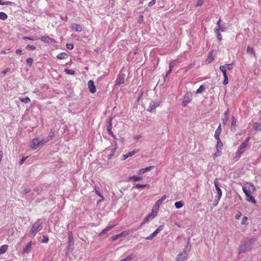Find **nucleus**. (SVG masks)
Masks as SVG:
<instances>
[{
	"mask_svg": "<svg viewBox=\"0 0 261 261\" xmlns=\"http://www.w3.org/2000/svg\"><path fill=\"white\" fill-rule=\"evenodd\" d=\"M176 208H180L184 205V203L181 201H177L174 204Z\"/></svg>",
	"mask_w": 261,
	"mask_h": 261,
	"instance_id": "obj_33",
	"label": "nucleus"
},
{
	"mask_svg": "<svg viewBox=\"0 0 261 261\" xmlns=\"http://www.w3.org/2000/svg\"><path fill=\"white\" fill-rule=\"evenodd\" d=\"M41 40L44 42L49 43H55L56 42L54 39L50 38L48 36H42L41 38Z\"/></svg>",
	"mask_w": 261,
	"mask_h": 261,
	"instance_id": "obj_17",
	"label": "nucleus"
},
{
	"mask_svg": "<svg viewBox=\"0 0 261 261\" xmlns=\"http://www.w3.org/2000/svg\"><path fill=\"white\" fill-rule=\"evenodd\" d=\"M129 180H133L134 181H139L142 180V177L141 176H133L129 178Z\"/></svg>",
	"mask_w": 261,
	"mask_h": 261,
	"instance_id": "obj_32",
	"label": "nucleus"
},
{
	"mask_svg": "<svg viewBox=\"0 0 261 261\" xmlns=\"http://www.w3.org/2000/svg\"><path fill=\"white\" fill-rule=\"evenodd\" d=\"M226 29V27L224 25H221L220 27V31L222 32H224Z\"/></svg>",
	"mask_w": 261,
	"mask_h": 261,
	"instance_id": "obj_64",
	"label": "nucleus"
},
{
	"mask_svg": "<svg viewBox=\"0 0 261 261\" xmlns=\"http://www.w3.org/2000/svg\"><path fill=\"white\" fill-rule=\"evenodd\" d=\"M49 239L47 236H43V239L42 240V242L43 243H46L48 242Z\"/></svg>",
	"mask_w": 261,
	"mask_h": 261,
	"instance_id": "obj_46",
	"label": "nucleus"
},
{
	"mask_svg": "<svg viewBox=\"0 0 261 261\" xmlns=\"http://www.w3.org/2000/svg\"><path fill=\"white\" fill-rule=\"evenodd\" d=\"M23 38L25 40H34L33 38L27 36L23 37Z\"/></svg>",
	"mask_w": 261,
	"mask_h": 261,
	"instance_id": "obj_61",
	"label": "nucleus"
},
{
	"mask_svg": "<svg viewBox=\"0 0 261 261\" xmlns=\"http://www.w3.org/2000/svg\"><path fill=\"white\" fill-rule=\"evenodd\" d=\"M30 189H24L22 192H21V194H23V195H24V194H26L27 193H28L29 192H30Z\"/></svg>",
	"mask_w": 261,
	"mask_h": 261,
	"instance_id": "obj_54",
	"label": "nucleus"
},
{
	"mask_svg": "<svg viewBox=\"0 0 261 261\" xmlns=\"http://www.w3.org/2000/svg\"><path fill=\"white\" fill-rule=\"evenodd\" d=\"M154 237V234H153L152 233L151 234H150L149 236L145 238V240H152Z\"/></svg>",
	"mask_w": 261,
	"mask_h": 261,
	"instance_id": "obj_51",
	"label": "nucleus"
},
{
	"mask_svg": "<svg viewBox=\"0 0 261 261\" xmlns=\"http://www.w3.org/2000/svg\"><path fill=\"white\" fill-rule=\"evenodd\" d=\"M229 110L227 109L225 112H224V117H226V118H228L229 117Z\"/></svg>",
	"mask_w": 261,
	"mask_h": 261,
	"instance_id": "obj_53",
	"label": "nucleus"
},
{
	"mask_svg": "<svg viewBox=\"0 0 261 261\" xmlns=\"http://www.w3.org/2000/svg\"><path fill=\"white\" fill-rule=\"evenodd\" d=\"M163 229V225L159 226L157 229L155 230L156 232L158 234Z\"/></svg>",
	"mask_w": 261,
	"mask_h": 261,
	"instance_id": "obj_49",
	"label": "nucleus"
},
{
	"mask_svg": "<svg viewBox=\"0 0 261 261\" xmlns=\"http://www.w3.org/2000/svg\"><path fill=\"white\" fill-rule=\"evenodd\" d=\"M176 62L175 61H173L171 62L169 64V70L167 72V74H166L165 76L167 77L168 75L171 72V71L172 70V68L174 67V66L175 65Z\"/></svg>",
	"mask_w": 261,
	"mask_h": 261,
	"instance_id": "obj_27",
	"label": "nucleus"
},
{
	"mask_svg": "<svg viewBox=\"0 0 261 261\" xmlns=\"http://www.w3.org/2000/svg\"><path fill=\"white\" fill-rule=\"evenodd\" d=\"M216 34V36H217V38H218V39L219 40V41H221L222 40V36L221 35V34L219 32H217V33H215Z\"/></svg>",
	"mask_w": 261,
	"mask_h": 261,
	"instance_id": "obj_52",
	"label": "nucleus"
},
{
	"mask_svg": "<svg viewBox=\"0 0 261 261\" xmlns=\"http://www.w3.org/2000/svg\"><path fill=\"white\" fill-rule=\"evenodd\" d=\"M146 186V185H141V184H138L135 186V188L137 189H139L141 188H144Z\"/></svg>",
	"mask_w": 261,
	"mask_h": 261,
	"instance_id": "obj_50",
	"label": "nucleus"
},
{
	"mask_svg": "<svg viewBox=\"0 0 261 261\" xmlns=\"http://www.w3.org/2000/svg\"><path fill=\"white\" fill-rule=\"evenodd\" d=\"M247 54H249L251 56H253V57L255 56V51L253 50V48H251L249 45L247 47Z\"/></svg>",
	"mask_w": 261,
	"mask_h": 261,
	"instance_id": "obj_25",
	"label": "nucleus"
},
{
	"mask_svg": "<svg viewBox=\"0 0 261 261\" xmlns=\"http://www.w3.org/2000/svg\"><path fill=\"white\" fill-rule=\"evenodd\" d=\"M156 212H154V210H152V214L148 215L147 216L145 217V218L144 219L143 221L141 223L140 226L143 225L144 223L148 221L149 220H151L154 218V217L156 216Z\"/></svg>",
	"mask_w": 261,
	"mask_h": 261,
	"instance_id": "obj_11",
	"label": "nucleus"
},
{
	"mask_svg": "<svg viewBox=\"0 0 261 261\" xmlns=\"http://www.w3.org/2000/svg\"><path fill=\"white\" fill-rule=\"evenodd\" d=\"M40 140L38 138H35L33 140L32 144L31 146V148L33 149H37L39 146H40Z\"/></svg>",
	"mask_w": 261,
	"mask_h": 261,
	"instance_id": "obj_14",
	"label": "nucleus"
},
{
	"mask_svg": "<svg viewBox=\"0 0 261 261\" xmlns=\"http://www.w3.org/2000/svg\"><path fill=\"white\" fill-rule=\"evenodd\" d=\"M155 3V0H152L148 4V6L151 7Z\"/></svg>",
	"mask_w": 261,
	"mask_h": 261,
	"instance_id": "obj_58",
	"label": "nucleus"
},
{
	"mask_svg": "<svg viewBox=\"0 0 261 261\" xmlns=\"http://www.w3.org/2000/svg\"><path fill=\"white\" fill-rule=\"evenodd\" d=\"M120 238H121V237H120V234H119H119L115 236L114 237H112L111 238V241H114Z\"/></svg>",
	"mask_w": 261,
	"mask_h": 261,
	"instance_id": "obj_45",
	"label": "nucleus"
},
{
	"mask_svg": "<svg viewBox=\"0 0 261 261\" xmlns=\"http://www.w3.org/2000/svg\"><path fill=\"white\" fill-rule=\"evenodd\" d=\"M160 105L159 102H154L151 101L149 103V107L147 109V111L150 112H152L154 110Z\"/></svg>",
	"mask_w": 261,
	"mask_h": 261,
	"instance_id": "obj_7",
	"label": "nucleus"
},
{
	"mask_svg": "<svg viewBox=\"0 0 261 261\" xmlns=\"http://www.w3.org/2000/svg\"><path fill=\"white\" fill-rule=\"evenodd\" d=\"M14 3L11 2H3V0H0V5H10L12 6Z\"/></svg>",
	"mask_w": 261,
	"mask_h": 261,
	"instance_id": "obj_40",
	"label": "nucleus"
},
{
	"mask_svg": "<svg viewBox=\"0 0 261 261\" xmlns=\"http://www.w3.org/2000/svg\"><path fill=\"white\" fill-rule=\"evenodd\" d=\"M236 126V120L235 118L232 116L231 119V129H232L233 128H235Z\"/></svg>",
	"mask_w": 261,
	"mask_h": 261,
	"instance_id": "obj_36",
	"label": "nucleus"
},
{
	"mask_svg": "<svg viewBox=\"0 0 261 261\" xmlns=\"http://www.w3.org/2000/svg\"><path fill=\"white\" fill-rule=\"evenodd\" d=\"M220 31V27L217 25V27L214 29L215 33L219 32Z\"/></svg>",
	"mask_w": 261,
	"mask_h": 261,
	"instance_id": "obj_63",
	"label": "nucleus"
},
{
	"mask_svg": "<svg viewBox=\"0 0 261 261\" xmlns=\"http://www.w3.org/2000/svg\"><path fill=\"white\" fill-rule=\"evenodd\" d=\"M193 67V64L189 65L188 66H187V67H185V70L187 71V70L191 69Z\"/></svg>",
	"mask_w": 261,
	"mask_h": 261,
	"instance_id": "obj_57",
	"label": "nucleus"
},
{
	"mask_svg": "<svg viewBox=\"0 0 261 261\" xmlns=\"http://www.w3.org/2000/svg\"><path fill=\"white\" fill-rule=\"evenodd\" d=\"M71 29L77 32H81L83 30L81 25L77 23H72L71 26Z\"/></svg>",
	"mask_w": 261,
	"mask_h": 261,
	"instance_id": "obj_15",
	"label": "nucleus"
},
{
	"mask_svg": "<svg viewBox=\"0 0 261 261\" xmlns=\"http://www.w3.org/2000/svg\"><path fill=\"white\" fill-rule=\"evenodd\" d=\"M68 56L66 53H61L57 55V57L58 59H59L60 60H63V59H67Z\"/></svg>",
	"mask_w": 261,
	"mask_h": 261,
	"instance_id": "obj_24",
	"label": "nucleus"
},
{
	"mask_svg": "<svg viewBox=\"0 0 261 261\" xmlns=\"http://www.w3.org/2000/svg\"><path fill=\"white\" fill-rule=\"evenodd\" d=\"M153 168H154L153 166H149L145 168H142L137 171V173L139 174H143L146 172L150 171Z\"/></svg>",
	"mask_w": 261,
	"mask_h": 261,
	"instance_id": "obj_16",
	"label": "nucleus"
},
{
	"mask_svg": "<svg viewBox=\"0 0 261 261\" xmlns=\"http://www.w3.org/2000/svg\"><path fill=\"white\" fill-rule=\"evenodd\" d=\"M162 204V202L161 200H158L154 204V208L155 209L156 211L155 212L156 213L157 211H158L160 205Z\"/></svg>",
	"mask_w": 261,
	"mask_h": 261,
	"instance_id": "obj_38",
	"label": "nucleus"
},
{
	"mask_svg": "<svg viewBox=\"0 0 261 261\" xmlns=\"http://www.w3.org/2000/svg\"><path fill=\"white\" fill-rule=\"evenodd\" d=\"M8 16L7 15L3 12H0V19L3 20H5L7 19Z\"/></svg>",
	"mask_w": 261,
	"mask_h": 261,
	"instance_id": "obj_34",
	"label": "nucleus"
},
{
	"mask_svg": "<svg viewBox=\"0 0 261 261\" xmlns=\"http://www.w3.org/2000/svg\"><path fill=\"white\" fill-rule=\"evenodd\" d=\"M68 239H69V240H68V244L67 252L66 253L67 254L68 253V252H69L70 250H71L73 249V246L74 245L73 238L72 234L71 233L69 234Z\"/></svg>",
	"mask_w": 261,
	"mask_h": 261,
	"instance_id": "obj_9",
	"label": "nucleus"
},
{
	"mask_svg": "<svg viewBox=\"0 0 261 261\" xmlns=\"http://www.w3.org/2000/svg\"><path fill=\"white\" fill-rule=\"evenodd\" d=\"M241 216H242L241 213L238 212V213L235 216V218L236 219H239Z\"/></svg>",
	"mask_w": 261,
	"mask_h": 261,
	"instance_id": "obj_59",
	"label": "nucleus"
},
{
	"mask_svg": "<svg viewBox=\"0 0 261 261\" xmlns=\"http://www.w3.org/2000/svg\"><path fill=\"white\" fill-rule=\"evenodd\" d=\"M27 63L29 66H31L33 62V59L32 58H29L26 60Z\"/></svg>",
	"mask_w": 261,
	"mask_h": 261,
	"instance_id": "obj_42",
	"label": "nucleus"
},
{
	"mask_svg": "<svg viewBox=\"0 0 261 261\" xmlns=\"http://www.w3.org/2000/svg\"><path fill=\"white\" fill-rule=\"evenodd\" d=\"M135 256L133 254H130L125 258L122 259L120 261H130L135 258Z\"/></svg>",
	"mask_w": 261,
	"mask_h": 261,
	"instance_id": "obj_30",
	"label": "nucleus"
},
{
	"mask_svg": "<svg viewBox=\"0 0 261 261\" xmlns=\"http://www.w3.org/2000/svg\"><path fill=\"white\" fill-rule=\"evenodd\" d=\"M205 89V87L203 85H201L199 88L197 90L196 93H202L204 92V90Z\"/></svg>",
	"mask_w": 261,
	"mask_h": 261,
	"instance_id": "obj_37",
	"label": "nucleus"
},
{
	"mask_svg": "<svg viewBox=\"0 0 261 261\" xmlns=\"http://www.w3.org/2000/svg\"><path fill=\"white\" fill-rule=\"evenodd\" d=\"M214 60V58L212 56V51H211L208 53V56L207 59H206L205 62L207 64L210 63Z\"/></svg>",
	"mask_w": 261,
	"mask_h": 261,
	"instance_id": "obj_26",
	"label": "nucleus"
},
{
	"mask_svg": "<svg viewBox=\"0 0 261 261\" xmlns=\"http://www.w3.org/2000/svg\"><path fill=\"white\" fill-rule=\"evenodd\" d=\"M115 225H110L106 227L99 234L100 236H102L105 234H106L108 231L111 230L114 227Z\"/></svg>",
	"mask_w": 261,
	"mask_h": 261,
	"instance_id": "obj_18",
	"label": "nucleus"
},
{
	"mask_svg": "<svg viewBox=\"0 0 261 261\" xmlns=\"http://www.w3.org/2000/svg\"><path fill=\"white\" fill-rule=\"evenodd\" d=\"M65 72L67 74H70V75H73L75 73L74 71L71 70V69H65Z\"/></svg>",
	"mask_w": 261,
	"mask_h": 261,
	"instance_id": "obj_41",
	"label": "nucleus"
},
{
	"mask_svg": "<svg viewBox=\"0 0 261 261\" xmlns=\"http://www.w3.org/2000/svg\"><path fill=\"white\" fill-rule=\"evenodd\" d=\"M243 191L245 195L252 194L255 191L254 186L251 183H248L244 187H243Z\"/></svg>",
	"mask_w": 261,
	"mask_h": 261,
	"instance_id": "obj_3",
	"label": "nucleus"
},
{
	"mask_svg": "<svg viewBox=\"0 0 261 261\" xmlns=\"http://www.w3.org/2000/svg\"><path fill=\"white\" fill-rule=\"evenodd\" d=\"M204 2V0H197V4L196 5V7H200L202 6Z\"/></svg>",
	"mask_w": 261,
	"mask_h": 261,
	"instance_id": "obj_47",
	"label": "nucleus"
},
{
	"mask_svg": "<svg viewBox=\"0 0 261 261\" xmlns=\"http://www.w3.org/2000/svg\"><path fill=\"white\" fill-rule=\"evenodd\" d=\"M40 146H41V145H44L45 143H46L47 141H46L44 139H42V140H40Z\"/></svg>",
	"mask_w": 261,
	"mask_h": 261,
	"instance_id": "obj_60",
	"label": "nucleus"
},
{
	"mask_svg": "<svg viewBox=\"0 0 261 261\" xmlns=\"http://www.w3.org/2000/svg\"><path fill=\"white\" fill-rule=\"evenodd\" d=\"M27 157H26V158H22L20 160V162H19V164H20V165H22V164H23V163H24V162L25 161V160H26V159H27Z\"/></svg>",
	"mask_w": 261,
	"mask_h": 261,
	"instance_id": "obj_62",
	"label": "nucleus"
},
{
	"mask_svg": "<svg viewBox=\"0 0 261 261\" xmlns=\"http://www.w3.org/2000/svg\"><path fill=\"white\" fill-rule=\"evenodd\" d=\"M221 130H222L221 126V124H220L215 133L214 136H215V139L220 138L219 136L221 133Z\"/></svg>",
	"mask_w": 261,
	"mask_h": 261,
	"instance_id": "obj_22",
	"label": "nucleus"
},
{
	"mask_svg": "<svg viewBox=\"0 0 261 261\" xmlns=\"http://www.w3.org/2000/svg\"><path fill=\"white\" fill-rule=\"evenodd\" d=\"M88 86L90 91L92 93H94L96 92V89L94 85V82L92 80H90L88 81Z\"/></svg>",
	"mask_w": 261,
	"mask_h": 261,
	"instance_id": "obj_12",
	"label": "nucleus"
},
{
	"mask_svg": "<svg viewBox=\"0 0 261 261\" xmlns=\"http://www.w3.org/2000/svg\"><path fill=\"white\" fill-rule=\"evenodd\" d=\"M136 151H135V150H133L132 151H130V152H127V153L125 154H123V156H122V160H126L127 158H128V157H130V156H133L134 154H135V153H136Z\"/></svg>",
	"mask_w": 261,
	"mask_h": 261,
	"instance_id": "obj_23",
	"label": "nucleus"
},
{
	"mask_svg": "<svg viewBox=\"0 0 261 261\" xmlns=\"http://www.w3.org/2000/svg\"><path fill=\"white\" fill-rule=\"evenodd\" d=\"M26 49L28 50H35L36 49V47L34 45H28L26 46Z\"/></svg>",
	"mask_w": 261,
	"mask_h": 261,
	"instance_id": "obj_44",
	"label": "nucleus"
},
{
	"mask_svg": "<svg viewBox=\"0 0 261 261\" xmlns=\"http://www.w3.org/2000/svg\"><path fill=\"white\" fill-rule=\"evenodd\" d=\"M31 244H32L31 241L27 244L26 246L23 248V249L22 250V253L23 254L28 253L30 251L31 249Z\"/></svg>",
	"mask_w": 261,
	"mask_h": 261,
	"instance_id": "obj_20",
	"label": "nucleus"
},
{
	"mask_svg": "<svg viewBox=\"0 0 261 261\" xmlns=\"http://www.w3.org/2000/svg\"><path fill=\"white\" fill-rule=\"evenodd\" d=\"M228 118L224 117L222 119V123L224 125H225L227 123V121L228 120Z\"/></svg>",
	"mask_w": 261,
	"mask_h": 261,
	"instance_id": "obj_55",
	"label": "nucleus"
},
{
	"mask_svg": "<svg viewBox=\"0 0 261 261\" xmlns=\"http://www.w3.org/2000/svg\"><path fill=\"white\" fill-rule=\"evenodd\" d=\"M253 127L256 131H261V124L259 123H254Z\"/></svg>",
	"mask_w": 261,
	"mask_h": 261,
	"instance_id": "obj_29",
	"label": "nucleus"
},
{
	"mask_svg": "<svg viewBox=\"0 0 261 261\" xmlns=\"http://www.w3.org/2000/svg\"><path fill=\"white\" fill-rule=\"evenodd\" d=\"M19 100L25 103H28L31 101L30 99L28 97H26L24 98H20Z\"/></svg>",
	"mask_w": 261,
	"mask_h": 261,
	"instance_id": "obj_39",
	"label": "nucleus"
},
{
	"mask_svg": "<svg viewBox=\"0 0 261 261\" xmlns=\"http://www.w3.org/2000/svg\"><path fill=\"white\" fill-rule=\"evenodd\" d=\"M247 220H248V217L246 216H244L242 220L241 224H248V223L247 222Z\"/></svg>",
	"mask_w": 261,
	"mask_h": 261,
	"instance_id": "obj_43",
	"label": "nucleus"
},
{
	"mask_svg": "<svg viewBox=\"0 0 261 261\" xmlns=\"http://www.w3.org/2000/svg\"><path fill=\"white\" fill-rule=\"evenodd\" d=\"M191 100V94L187 93L183 97V100L182 102V106L183 107H186L188 103H189Z\"/></svg>",
	"mask_w": 261,
	"mask_h": 261,
	"instance_id": "obj_10",
	"label": "nucleus"
},
{
	"mask_svg": "<svg viewBox=\"0 0 261 261\" xmlns=\"http://www.w3.org/2000/svg\"><path fill=\"white\" fill-rule=\"evenodd\" d=\"M221 150H217V151L215 153V156H219L220 155Z\"/></svg>",
	"mask_w": 261,
	"mask_h": 261,
	"instance_id": "obj_56",
	"label": "nucleus"
},
{
	"mask_svg": "<svg viewBox=\"0 0 261 261\" xmlns=\"http://www.w3.org/2000/svg\"><path fill=\"white\" fill-rule=\"evenodd\" d=\"M233 64L234 63L232 62L230 64H226L223 66L225 67V69H226V70H231L232 69Z\"/></svg>",
	"mask_w": 261,
	"mask_h": 261,
	"instance_id": "obj_35",
	"label": "nucleus"
},
{
	"mask_svg": "<svg viewBox=\"0 0 261 261\" xmlns=\"http://www.w3.org/2000/svg\"><path fill=\"white\" fill-rule=\"evenodd\" d=\"M188 256V253L186 251L178 254L176 257V261H184Z\"/></svg>",
	"mask_w": 261,
	"mask_h": 261,
	"instance_id": "obj_13",
	"label": "nucleus"
},
{
	"mask_svg": "<svg viewBox=\"0 0 261 261\" xmlns=\"http://www.w3.org/2000/svg\"><path fill=\"white\" fill-rule=\"evenodd\" d=\"M112 118L109 119V122H108V125L107 126V130L109 133V135L111 136H113V132H112Z\"/></svg>",
	"mask_w": 261,
	"mask_h": 261,
	"instance_id": "obj_19",
	"label": "nucleus"
},
{
	"mask_svg": "<svg viewBox=\"0 0 261 261\" xmlns=\"http://www.w3.org/2000/svg\"><path fill=\"white\" fill-rule=\"evenodd\" d=\"M125 74L124 73H120L117 76L116 80L115 85L120 86L121 84L124 83Z\"/></svg>",
	"mask_w": 261,
	"mask_h": 261,
	"instance_id": "obj_4",
	"label": "nucleus"
},
{
	"mask_svg": "<svg viewBox=\"0 0 261 261\" xmlns=\"http://www.w3.org/2000/svg\"><path fill=\"white\" fill-rule=\"evenodd\" d=\"M42 222L40 219L37 220L33 225L30 232L29 236L34 237L37 233L42 228Z\"/></svg>",
	"mask_w": 261,
	"mask_h": 261,
	"instance_id": "obj_2",
	"label": "nucleus"
},
{
	"mask_svg": "<svg viewBox=\"0 0 261 261\" xmlns=\"http://www.w3.org/2000/svg\"><path fill=\"white\" fill-rule=\"evenodd\" d=\"M246 199L247 201L251 202L254 204H256V201L254 197L252 195V194L246 195Z\"/></svg>",
	"mask_w": 261,
	"mask_h": 261,
	"instance_id": "obj_21",
	"label": "nucleus"
},
{
	"mask_svg": "<svg viewBox=\"0 0 261 261\" xmlns=\"http://www.w3.org/2000/svg\"><path fill=\"white\" fill-rule=\"evenodd\" d=\"M256 241V239L255 238L243 239L239 247L238 254H240L241 253H245L246 251L250 250L253 244Z\"/></svg>",
	"mask_w": 261,
	"mask_h": 261,
	"instance_id": "obj_1",
	"label": "nucleus"
},
{
	"mask_svg": "<svg viewBox=\"0 0 261 261\" xmlns=\"http://www.w3.org/2000/svg\"><path fill=\"white\" fill-rule=\"evenodd\" d=\"M216 139L217 141V145H216L217 150H221L222 149V147L223 146L222 142H221V141L220 138Z\"/></svg>",
	"mask_w": 261,
	"mask_h": 261,
	"instance_id": "obj_28",
	"label": "nucleus"
},
{
	"mask_svg": "<svg viewBox=\"0 0 261 261\" xmlns=\"http://www.w3.org/2000/svg\"><path fill=\"white\" fill-rule=\"evenodd\" d=\"M219 69L222 72L223 76L224 77V81H223V84L226 85L228 83V76H227V74L226 73L227 70H226V69H225L224 66H222V65H221L220 66Z\"/></svg>",
	"mask_w": 261,
	"mask_h": 261,
	"instance_id": "obj_6",
	"label": "nucleus"
},
{
	"mask_svg": "<svg viewBox=\"0 0 261 261\" xmlns=\"http://www.w3.org/2000/svg\"><path fill=\"white\" fill-rule=\"evenodd\" d=\"M66 46L68 49L71 50L73 48V44L72 43H67Z\"/></svg>",
	"mask_w": 261,
	"mask_h": 261,
	"instance_id": "obj_48",
	"label": "nucleus"
},
{
	"mask_svg": "<svg viewBox=\"0 0 261 261\" xmlns=\"http://www.w3.org/2000/svg\"><path fill=\"white\" fill-rule=\"evenodd\" d=\"M8 246L7 245H2L0 248V255L4 253L8 249Z\"/></svg>",
	"mask_w": 261,
	"mask_h": 261,
	"instance_id": "obj_31",
	"label": "nucleus"
},
{
	"mask_svg": "<svg viewBox=\"0 0 261 261\" xmlns=\"http://www.w3.org/2000/svg\"><path fill=\"white\" fill-rule=\"evenodd\" d=\"M246 142H243L238 147V149L237 151V154L238 156L241 155L245 151L247 147Z\"/></svg>",
	"mask_w": 261,
	"mask_h": 261,
	"instance_id": "obj_8",
	"label": "nucleus"
},
{
	"mask_svg": "<svg viewBox=\"0 0 261 261\" xmlns=\"http://www.w3.org/2000/svg\"><path fill=\"white\" fill-rule=\"evenodd\" d=\"M214 185H215V187L216 188V190L218 194V201H219L221 198L222 193V191L220 188V183L218 182L217 179H215Z\"/></svg>",
	"mask_w": 261,
	"mask_h": 261,
	"instance_id": "obj_5",
	"label": "nucleus"
}]
</instances>
